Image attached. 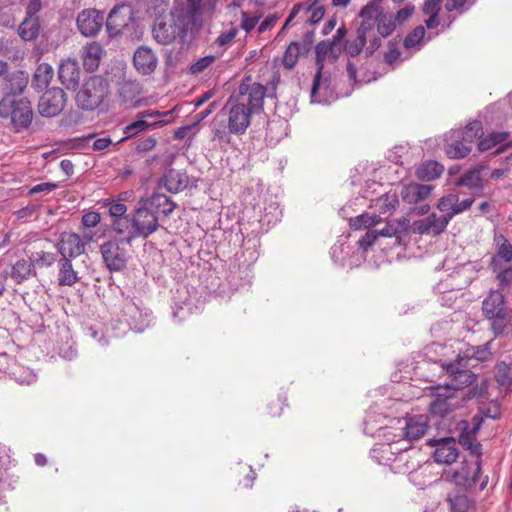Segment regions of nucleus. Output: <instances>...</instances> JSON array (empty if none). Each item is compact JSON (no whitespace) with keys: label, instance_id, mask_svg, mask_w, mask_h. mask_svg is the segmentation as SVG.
<instances>
[{"label":"nucleus","instance_id":"f257e3e1","mask_svg":"<svg viewBox=\"0 0 512 512\" xmlns=\"http://www.w3.org/2000/svg\"><path fill=\"white\" fill-rule=\"evenodd\" d=\"M267 89L264 85L251 82L247 77L238 87L237 93L231 95L221 110L226 126L218 125L214 135L224 140L228 134L242 135L250 125L251 116L263 109Z\"/></svg>","mask_w":512,"mask_h":512},{"label":"nucleus","instance_id":"f03ea898","mask_svg":"<svg viewBox=\"0 0 512 512\" xmlns=\"http://www.w3.org/2000/svg\"><path fill=\"white\" fill-rule=\"evenodd\" d=\"M430 402L428 404V416L432 419H445L452 415L463 403L481 394L476 389H470L466 393L454 391L449 386H431L428 388Z\"/></svg>","mask_w":512,"mask_h":512},{"label":"nucleus","instance_id":"7ed1b4c3","mask_svg":"<svg viewBox=\"0 0 512 512\" xmlns=\"http://www.w3.org/2000/svg\"><path fill=\"white\" fill-rule=\"evenodd\" d=\"M192 22L183 6H177L165 16L157 17L152 27L153 39L162 45L185 38Z\"/></svg>","mask_w":512,"mask_h":512},{"label":"nucleus","instance_id":"20e7f679","mask_svg":"<svg viewBox=\"0 0 512 512\" xmlns=\"http://www.w3.org/2000/svg\"><path fill=\"white\" fill-rule=\"evenodd\" d=\"M484 317L491 322V330L495 337L502 334L508 325L512 324V311L505 307V298L502 292L492 290L482 302Z\"/></svg>","mask_w":512,"mask_h":512},{"label":"nucleus","instance_id":"39448f33","mask_svg":"<svg viewBox=\"0 0 512 512\" xmlns=\"http://www.w3.org/2000/svg\"><path fill=\"white\" fill-rule=\"evenodd\" d=\"M109 95V84L105 78L99 75L89 77L76 94L75 100L78 107L83 110L93 111L97 109Z\"/></svg>","mask_w":512,"mask_h":512},{"label":"nucleus","instance_id":"423d86ee","mask_svg":"<svg viewBox=\"0 0 512 512\" xmlns=\"http://www.w3.org/2000/svg\"><path fill=\"white\" fill-rule=\"evenodd\" d=\"M0 118L9 119L15 132L27 129L33 120V109L26 99L0 101Z\"/></svg>","mask_w":512,"mask_h":512},{"label":"nucleus","instance_id":"0eeeda50","mask_svg":"<svg viewBox=\"0 0 512 512\" xmlns=\"http://www.w3.org/2000/svg\"><path fill=\"white\" fill-rule=\"evenodd\" d=\"M381 44L380 37L357 28L355 37L345 41L343 51L351 57H356L365 48L366 55L371 56Z\"/></svg>","mask_w":512,"mask_h":512},{"label":"nucleus","instance_id":"6e6552de","mask_svg":"<svg viewBox=\"0 0 512 512\" xmlns=\"http://www.w3.org/2000/svg\"><path fill=\"white\" fill-rule=\"evenodd\" d=\"M134 21V10L129 4L116 5L106 19V29L111 37H115Z\"/></svg>","mask_w":512,"mask_h":512},{"label":"nucleus","instance_id":"1a4fd4ad","mask_svg":"<svg viewBox=\"0 0 512 512\" xmlns=\"http://www.w3.org/2000/svg\"><path fill=\"white\" fill-rule=\"evenodd\" d=\"M462 361L463 358L458 356L454 362L443 365V369L450 376V383L446 386L453 388L454 391L459 393H464L462 391L463 388L471 385L476 379L474 373L463 368L464 365H462Z\"/></svg>","mask_w":512,"mask_h":512},{"label":"nucleus","instance_id":"9d476101","mask_svg":"<svg viewBox=\"0 0 512 512\" xmlns=\"http://www.w3.org/2000/svg\"><path fill=\"white\" fill-rule=\"evenodd\" d=\"M480 472L481 459L466 460L453 472L451 480L461 489L466 490L476 485Z\"/></svg>","mask_w":512,"mask_h":512},{"label":"nucleus","instance_id":"9b49d317","mask_svg":"<svg viewBox=\"0 0 512 512\" xmlns=\"http://www.w3.org/2000/svg\"><path fill=\"white\" fill-rule=\"evenodd\" d=\"M66 104V93L61 88H52L40 97L38 111L43 117H54L60 114Z\"/></svg>","mask_w":512,"mask_h":512},{"label":"nucleus","instance_id":"f8f14e48","mask_svg":"<svg viewBox=\"0 0 512 512\" xmlns=\"http://www.w3.org/2000/svg\"><path fill=\"white\" fill-rule=\"evenodd\" d=\"M104 22V15L94 8L82 10L76 20L78 30L85 37L97 35L101 31Z\"/></svg>","mask_w":512,"mask_h":512},{"label":"nucleus","instance_id":"ddd939ff","mask_svg":"<svg viewBox=\"0 0 512 512\" xmlns=\"http://www.w3.org/2000/svg\"><path fill=\"white\" fill-rule=\"evenodd\" d=\"M134 236L147 238L157 231L159 221L156 214L146 207H139L133 214Z\"/></svg>","mask_w":512,"mask_h":512},{"label":"nucleus","instance_id":"4468645a","mask_svg":"<svg viewBox=\"0 0 512 512\" xmlns=\"http://www.w3.org/2000/svg\"><path fill=\"white\" fill-rule=\"evenodd\" d=\"M104 263L110 271H120L126 265V253L116 241H107L100 246Z\"/></svg>","mask_w":512,"mask_h":512},{"label":"nucleus","instance_id":"2eb2a0df","mask_svg":"<svg viewBox=\"0 0 512 512\" xmlns=\"http://www.w3.org/2000/svg\"><path fill=\"white\" fill-rule=\"evenodd\" d=\"M450 221L451 216H439L436 213H432L414 223V232L420 235L437 236L446 229Z\"/></svg>","mask_w":512,"mask_h":512},{"label":"nucleus","instance_id":"dca6fc26","mask_svg":"<svg viewBox=\"0 0 512 512\" xmlns=\"http://www.w3.org/2000/svg\"><path fill=\"white\" fill-rule=\"evenodd\" d=\"M57 248L62 258H76L84 253L85 242L76 233L63 232L57 243Z\"/></svg>","mask_w":512,"mask_h":512},{"label":"nucleus","instance_id":"f3484780","mask_svg":"<svg viewBox=\"0 0 512 512\" xmlns=\"http://www.w3.org/2000/svg\"><path fill=\"white\" fill-rule=\"evenodd\" d=\"M381 2L382 0H371L361 8L359 17L362 21L358 27L359 29H364V31L376 35L375 25L384 13Z\"/></svg>","mask_w":512,"mask_h":512},{"label":"nucleus","instance_id":"a211bd4d","mask_svg":"<svg viewBox=\"0 0 512 512\" xmlns=\"http://www.w3.org/2000/svg\"><path fill=\"white\" fill-rule=\"evenodd\" d=\"M133 65L139 74L151 75L158 66V58L151 48L140 46L134 52Z\"/></svg>","mask_w":512,"mask_h":512},{"label":"nucleus","instance_id":"6ab92c4d","mask_svg":"<svg viewBox=\"0 0 512 512\" xmlns=\"http://www.w3.org/2000/svg\"><path fill=\"white\" fill-rule=\"evenodd\" d=\"M429 445L436 446L433 458L439 464H452L458 458V450L452 438L430 440Z\"/></svg>","mask_w":512,"mask_h":512},{"label":"nucleus","instance_id":"aec40b11","mask_svg":"<svg viewBox=\"0 0 512 512\" xmlns=\"http://www.w3.org/2000/svg\"><path fill=\"white\" fill-rule=\"evenodd\" d=\"M429 430L428 417L425 415H412L405 418L403 438L408 441H416L426 435Z\"/></svg>","mask_w":512,"mask_h":512},{"label":"nucleus","instance_id":"412c9836","mask_svg":"<svg viewBox=\"0 0 512 512\" xmlns=\"http://www.w3.org/2000/svg\"><path fill=\"white\" fill-rule=\"evenodd\" d=\"M81 69L74 59H66L61 62L58 69V78L67 89H75L80 80Z\"/></svg>","mask_w":512,"mask_h":512},{"label":"nucleus","instance_id":"4be33fe9","mask_svg":"<svg viewBox=\"0 0 512 512\" xmlns=\"http://www.w3.org/2000/svg\"><path fill=\"white\" fill-rule=\"evenodd\" d=\"M449 139L452 142L445 146V153L450 159H461L469 155L471 142H465L459 130L451 131Z\"/></svg>","mask_w":512,"mask_h":512},{"label":"nucleus","instance_id":"5701e85b","mask_svg":"<svg viewBox=\"0 0 512 512\" xmlns=\"http://www.w3.org/2000/svg\"><path fill=\"white\" fill-rule=\"evenodd\" d=\"M2 91L5 95L21 94L28 84V74L15 71L2 80Z\"/></svg>","mask_w":512,"mask_h":512},{"label":"nucleus","instance_id":"b1692460","mask_svg":"<svg viewBox=\"0 0 512 512\" xmlns=\"http://www.w3.org/2000/svg\"><path fill=\"white\" fill-rule=\"evenodd\" d=\"M433 189V185L411 183L402 189L401 196L406 203L417 204L425 200Z\"/></svg>","mask_w":512,"mask_h":512},{"label":"nucleus","instance_id":"393cba45","mask_svg":"<svg viewBox=\"0 0 512 512\" xmlns=\"http://www.w3.org/2000/svg\"><path fill=\"white\" fill-rule=\"evenodd\" d=\"M333 43L332 42H325L321 41L316 45L315 52H316V65L318 67L317 73L314 76L313 84L311 88V98H314L319 86H320V80L322 75V70L324 67V59L328 54H330L333 50Z\"/></svg>","mask_w":512,"mask_h":512},{"label":"nucleus","instance_id":"a878e982","mask_svg":"<svg viewBox=\"0 0 512 512\" xmlns=\"http://www.w3.org/2000/svg\"><path fill=\"white\" fill-rule=\"evenodd\" d=\"M103 48L97 42H91L83 47L82 60L84 68L89 71H95L101 62L103 56Z\"/></svg>","mask_w":512,"mask_h":512},{"label":"nucleus","instance_id":"bb28decb","mask_svg":"<svg viewBox=\"0 0 512 512\" xmlns=\"http://www.w3.org/2000/svg\"><path fill=\"white\" fill-rule=\"evenodd\" d=\"M57 281L59 286H73L79 280L78 272L74 269L71 259L60 258L58 263Z\"/></svg>","mask_w":512,"mask_h":512},{"label":"nucleus","instance_id":"cd10ccee","mask_svg":"<svg viewBox=\"0 0 512 512\" xmlns=\"http://www.w3.org/2000/svg\"><path fill=\"white\" fill-rule=\"evenodd\" d=\"M141 86L136 81H123L119 84V97L123 103L131 104L133 107L140 105Z\"/></svg>","mask_w":512,"mask_h":512},{"label":"nucleus","instance_id":"c85d7f7f","mask_svg":"<svg viewBox=\"0 0 512 512\" xmlns=\"http://www.w3.org/2000/svg\"><path fill=\"white\" fill-rule=\"evenodd\" d=\"M165 188L171 193H178L184 190L188 185L186 173L179 170L170 169L163 178Z\"/></svg>","mask_w":512,"mask_h":512},{"label":"nucleus","instance_id":"c756f323","mask_svg":"<svg viewBox=\"0 0 512 512\" xmlns=\"http://www.w3.org/2000/svg\"><path fill=\"white\" fill-rule=\"evenodd\" d=\"M36 271L34 264L30 260L20 259L11 268L10 276L17 284L28 280L30 277L35 276Z\"/></svg>","mask_w":512,"mask_h":512},{"label":"nucleus","instance_id":"7c9ffc66","mask_svg":"<svg viewBox=\"0 0 512 512\" xmlns=\"http://www.w3.org/2000/svg\"><path fill=\"white\" fill-rule=\"evenodd\" d=\"M41 29L38 17H25L18 27V35L24 41H33L39 36Z\"/></svg>","mask_w":512,"mask_h":512},{"label":"nucleus","instance_id":"2f4dec72","mask_svg":"<svg viewBox=\"0 0 512 512\" xmlns=\"http://www.w3.org/2000/svg\"><path fill=\"white\" fill-rule=\"evenodd\" d=\"M54 76V70L51 65L41 63L38 65L32 80V85L38 90L46 89Z\"/></svg>","mask_w":512,"mask_h":512},{"label":"nucleus","instance_id":"473e14b6","mask_svg":"<svg viewBox=\"0 0 512 512\" xmlns=\"http://www.w3.org/2000/svg\"><path fill=\"white\" fill-rule=\"evenodd\" d=\"M233 475L238 485L243 489H248L253 486L256 479V473L250 465L239 463L233 469Z\"/></svg>","mask_w":512,"mask_h":512},{"label":"nucleus","instance_id":"72a5a7b5","mask_svg":"<svg viewBox=\"0 0 512 512\" xmlns=\"http://www.w3.org/2000/svg\"><path fill=\"white\" fill-rule=\"evenodd\" d=\"M186 12L189 15V20L194 23L199 15L205 11L212 13L214 11L215 0H186Z\"/></svg>","mask_w":512,"mask_h":512},{"label":"nucleus","instance_id":"f704fd0d","mask_svg":"<svg viewBox=\"0 0 512 512\" xmlns=\"http://www.w3.org/2000/svg\"><path fill=\"white\" fill-rule=\"evenodd\" d=\"M489 268L496 274L499 286L505 287L512 283V266L503 264L496 258H491Z\"/></svg>","mask_w":512,"mask_h":512},{"label":"nucleus","instance_id":"c9c22d12","mask_svg":"<svg viewBox=\"0 0 512 512\" xmlns=\"http://www.w3.org/2000/svg\"><path fill=\"white\" fill-rule=\"evenodd\" d=\"M113 230L120 236L130 242L132 239L137 238L134 236V221L133 217L129 218L128 216L116 218L112 221Z\"/></svg>","mask_w":512,"mask_h":512},{"label":"nucleus","instance_id":"e433bc0d","mask_svg":"<svg viewBox=\"0 0 512 512\" xmlns=\"http://www.w3.org/2000/svg\"><path fill=\"white\" fill-rule=\"evenodd\" d=\"M408 221L405 218L388 220L382 229H376L379 237L391 238L405 232Z\"/></svg>","mask_w":512,"mask_h":512},{"label":"nucleus","instance_id":"4c0bfd02","mask_svg":"<svg viewBox=\"0 0 512 512\" xmlns=\"http://www.w3.org/2000/svg\"><path fill=\"white\" fill-rule=\"evenodd\" d=\"M444 168L436 161H427L421 164L416 171V175L421 180L432 181L441 176Z\"/></svg>","mask_w":512,"mask_h":512},{"label":"nucleus","instance_id":"58836bf2","mask_svg":"<svg viewBox=\"0 0 512 512\" xmlns=\"http://www.w3.org/2000/svg\"><path fill=\"white\" fill-rule=\"evenodd\" d=\"M457 185L467 186L473 191L481 192L483 190V182L481 177V168H474L465 172L457 181Z\"/></svg>","mask_w":512,"mask_h":512},{"label":"nucleus","instance_id":"ea45409f","mask_svg":"<svg viewBox=\"0 0 512 512\" xmlns=\"http://www.w3.org/2000/svg\"><path fill=\"white\" fill-rule=\"evenodd\" d=\"M493 340L488 341L487 343L479 346H470L467 347L464 351L463 360L474 359L480 362L487 361L491 358V344Z\"/></svg>","mask_w":512,"mask_h":512},{"label":"nucleus","instance_id":"a19ab883","mask_svg":"<svg viewBox=\"0 0 512 512\" xmlns=\"http://www.w3.org/2000/svg\"><path fill=\"white\" fill-rule=\"evenodd\" d=\"M382 222V218L376 214L363 213L349 221L350 227L354 230L374 228Z\"/></svg>","mask_w":512,"mask_h":512},{"label":"nucleus","instance_id":"79ce46f5","mask_svg":"<svg viewBox=\"0 0 512 512\" xmlns=\"http://www.w3.org/2000/svg\"><path fill=\"white\" fill-rule=\"evenodd\" d=\"M497 243L496 254L492 258H496L497 261L504 262L503 264H509L512 262V244L503 235L495 237Z\"/></svg>","mask_w":512,"mask_h":512},{"label":"nucleus","instance_id":"37998d69","mask_svg":"<svg viewBox=\"0 0 512 512\" xmlns=\"http://www.w3.org/2000/svg\"><path fill=\"white\" fill-rule=\"evenodd\" d=\"M396 29V21L392 15L383 13L375 25L376 35L382 38L390 36Z\"/></svg>","mask_w":512,"mask_h":512},{"label":"nucleus","instance_id":"c03bdc74","mask_svg":"<svg viewBox=\"0 0 512 512\" xmlns=\"http://www.w3.org/2000/svg\"><path fill=\"white\" fill-rule=\"evenodd\" d=\"M509 137L507 132H492L484 138L480 137L478 142V149L481 152L488 151L494 148L496 145L505 142Z\"/></svg>","mask_w":512,"mask_h":512},{"label":"nucleus","instance_id":"a18cd8bd","mask_svg":"<svg viewBox=\"0 0 512 512\" xmlns=\"http://www.w3.org/2000/svg\"><path fill=\"white\" fill-rule=\"evenodd\" d=\"M320 0H308L305 3V15H307L306 22L309 24H316L322 20L325 9L319 5Z\"/></svg>","mask_w":512,"mask_h":512},{"label":"nucleus","instance_id":"49530a36","mask_svg":"<svg viewBox=\"0 0 512 512\" xmlns=\"http://www.w3.org/2000/svg\"><path fill=\"white\" fill-rule=\"evenodd\" d=\"M302 52H303V49L299 42H297V41L291 42L288 45V47L284 53V56H283L284 67L287 69H292L296 65L298 58L302 54Z\"/></svg>","mask_w":512,"mask_h":512},{"label":"nucleus","instance_id":"de8ad7c7","mask_svg":"<svg viewBox=\"0 0 512 512\" xmlns=\"http://www.w3.org/2000/svg\"><path fill=\"white\" fill-rule=\"evenodd\" d=\"M461 446L470 451L473 459H481V445L476 442L473 434L463 432L459 436Z\"/></svg>","mask_w":512,"mask_h":512},{"label":"nucleus","instance_id":"09e8293b","mask_svg":"<svg viewBox=\"0 0 512 512\" xmlns=\"http://www.w3.org/2000/svg\"><path fill=\"white\" fill-rule=\"evenodd\" d=\"M287 406V396L285 394H279L276 398H272L267 404L266 413L274 419L282 415L284 407Z\"/></svg>","mask_w":512,"mask_h":512},{"label":"nucleus","instance_id":"8fccbe9b","mask_svg":"<svg viewBox=\"0 0 512 512\" xmlns=\"http://www.w3.org/2000/svg\"><path fill=\"white\" fill-rule=\"evenodd\" d=\"M138 119L133 121L132 123L126 125L123 129L124 134H126V137L122 138L119 142H122L128 138L134 137L138 135L140 132L145 131L149 127L153 126V124L148 123L147 120L141 119L140 117H137ZM156 123H154L155 125Z\"/></svg>","mask_w":512,"mask_h":512},{"label":"nucleus","instance_id":"3c124183","mask_svg":"<svg viewBox=\"0 0 512 512\" xmlns=\"http://www.w3.org/2000/svg\"><path fill=\"white\" fill-rule=\"evenodd\" d=\"M151 205L161 209V212L166 216L170 215L175 209V203L169 197L158 193L151 197Z\"/></svg>","mask_w":512,"mask_h":512},{"label":"nucleus","instance_id":"603ef678","mask_svg":"<svg viewBox=\"0 0 512 512\" xmlns=\"http://www.w3.org/2000/svg\"><path fill=\"white\" fill-rule=\"evenodd\" d=\"M399 204L398 195L394 193H386L377 200V206L383 213L393 211Z\"/></svg>","mask_w":512,"mask_h":512},{"label":"nucleus","instance_id":"864d4df0","mask_svg":"<svg viewBox=\"0 0 512 512\" xmlns=\"http://www.w3.org/2000/svg\"><path fill=\"white\" fill-rule=\"evenodd\" d=\"M460 135L465 142H473L477 137H481L482 123L480 121H473L466 125L464 130H459Z\"/></svg>","mask_w":512,"mask_h":512},{"label":"nucleus","instance_id":"5fc2aeb1","mask_svg":"<svg viewBox=\"0 0 512 512\" xmlns=\"http://www.w3.org/2000/svg\"><path fill=\"white\" fill-rule=\"evenodd\" d=\"M495 379L497 383L505 390L511 389L512 378L509 376V367L505 363L497 365Z\"/></svg>","mask_w":512,"mask_h":512},{"label":"nucleus","instance_id":"6e6d98bb","mask_svg":"<svg viewBox=\"0 0 512 512\" xmlns=\"http://www.w3.org/2000/svg\"><path fill=\"white\" fill-rule=\"evenodd\" d=\"M168 8L169 0H149L147 12L156 19L157 17L167 15Z\"/></svg>","mask_w":512,"mask_h":512},{"label":"nucleus","instance_id":"4d7b16f0","mask_svg":"<svg viewBox=\"0 0 512 512\" xmlns=\"http://www.w3.org/2000/svg\"><path fill=\"white\" fill-rule=\"evenodd\" d=\"M425 28L423 26L415 27L404 39V47L413 48L421 44L425 36Z\"/></svg>","mask_w":512,"mask_h":512},{"label":"nucleus","instance_id":"13d9d810","mask_svg":"<svg viewBox=\"0 0 512 512\" xmlns=\"http://www.w3.org/2000/svg\"><path fill=\"white\" fill-rule=\"evenodd\" d=\"M215 60L216 58L213 55L202 57L190 66L189 71L191 74H200L211 66Z\"/></svg>","mask_w":512,"mask_h":512},{"label":"nucleus","instance_id":"bf43d9fd","mask_svg":"<svg viewBox=\"0 0 512 512\" xmlns=\"http://www.w3.org/2000/svg\"><path fill=\"white\" fill-rule=\"evenodd\" d=\"M455 204H457V194H448L440 198L437 208L446 215L453 213Z\"/></svg>","mask_w":512,"mask_h":512},{"label":"nucleus","instance_id":"052dcab7","mask_svg":"<svg viewBox=\"0 0 512 512\" xmlns=\"http://www.w3.org/2000/svg\"><path fill=\"white\" fill-rule=\"evenodd\" d=\"M378 238L376 229H370L358 240V245L363 251H368Z\"/></svg>","mask_w":512,"mask_h":512},{"label":"nucleus","instance_id":"680f3d73","mask_svg":"<svg viewBox=\"0 0 512 512\" xmlns=\"http://www.w3.org/2000/svg\"><path fill=\"white\" fill-rule=\"evenodd\" d=\"M238 34V28L237 27H230L227 31L222 32L215 40V44H217L219 47H224L226 45H229L232 43V41L235 39V37Z\"/></svg>","mask_w":512,"mask_h":512},{"label":"nucleus","instance_id":"e2e57ef3","mask_svg":"<svg viewBox=\"0 0 512 512\" xmlns=\"http://www.w3.org/2000/svg\"><path fill=\"white\" fill-rule=\"evenodd\" d=\"M56 261V257L53 253H50V252H40V253H37L36 256L34 257V262L36 265H38L39 267H50L51 265L54 264V262Z\"/></svg>","mask_w":512,"mask_h":512},{"label":"nucleus","instance_id":"0e129e2a","mask_svg":"<svg viewBox=\"0 0 512 512\" xmlns=\"http://www.w3.org/2000/svg\"><path fill=\"white\" fill-rule=\"evenodd\" d=\"M242 21L240 24L241 29L246 32L252 31L260 20V16L250 17L247 12H241Z\"/></svg>","mask_w":512,"mask_h":512},{"label":"nucleus","instance_id":"69168bd1","mask_svg":"<svg viewBox=\"0 0 512 512\" xmlns=\"http://www.w3.org/2000/svg\"><path fill=\"white\" fill-rule=\"evenodd\" d=\"M101 216L98 212H87L82 216V224L86 228H92L99 224Z\"/></svg>","mask_w":512,"mask_h":512},{"label":"nucleus","instance_id":"338daca9","mask_svg":"<svg viewBox=\"0 0 512 512\" xmlns=\"http://www.w3.org/2000/svg\"><path fill=\"white\" fill-rule=\"evenodd\" d=\"M414 13V6L413 5H406L400 10L397 11V13L393 16L396 23H403L407 21L412 14Z\"/></svg>","mask_w":512,"mask_h":512},{"label":"nucleus","instance_id":"774afa93","mask_svg":"<svg viewBox=\"0 0 512 512\" xmlns=\"http://www.w3.org/2000/svg\"><path fill=\"white\" fill-rule=\"evenodd\" d=\"M442 0H426L423 6L425 15H439Z\"/></svg>","mask_w":512,"mask_h":512}]
</instances>
